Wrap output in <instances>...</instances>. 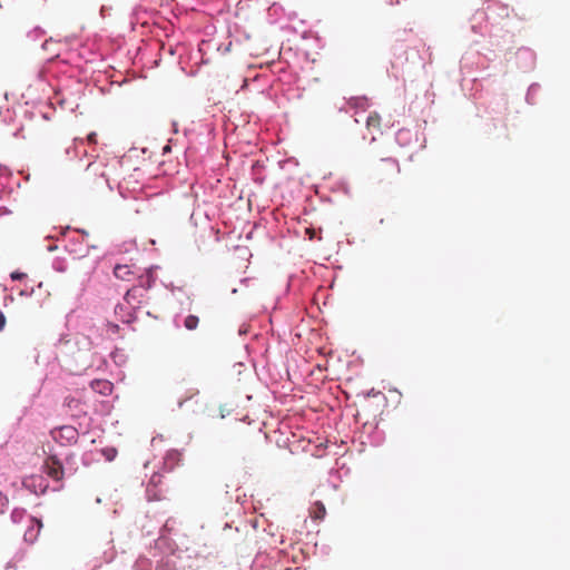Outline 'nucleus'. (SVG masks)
I'll use <instances>...</instances> for the list:
<instances>
[{"mask_svg": "<svg viewBox=\"0 0 570 570\" xmlns=\"http://www.w3.org/2000/svg\"><path fill=\"white\" fill-rule=\"evenodd\" d=\"M50 434L56 446L52 448L53 454L50 458V462L46 463V473L52 480V491H58L62 488L61 480L65 474L63 461L69 462L71 459V450L69 449L71 426L62 425L55 428L50 431Z\"/></svg>", "mask_w": 570, "mask_h": 570, "instance_id": "f257e3e1", "label": "nucleus"}, {"mask_svg": "<svg viewBox=\"0 0 570 570\" xmlns=\"http://www.w3.org/2000/svg\"><path fill=\"white\" fill-rule=\"evenodd\" d=\"M22 485L36 495L43 494L50 487L48 478L43 474H31L23 478Z\"/></svg>", "mask_w": 570, "mask_h": 570, "instance_id": "f03ea898", "label": "nucleus"}, {"mask_svg": "<svg viewBox=\"0 0 570 570\" xmlns=\"http://www.w3.org/2000/svg\"><path fill=\"white\" fill-rule=\"evenodd\" d=\"M147 301L145 289L141 287L134 286L127 291L125 295V302L132 308L138 309Z\"/></svg>", "mask_w": 570, "mask_h": 570, "instance_id": "7ed1b4c3", "label": "nucleus"}, {"mask_svg": "<svg viewBox=\"0 0 570 570\" xmlns=\"http://www.w3.org/2000/svg\"><path fill=\"white\" fill-rule=\"evenodd\" d=\"M42 528V522L33 517H28L27 529L23 533V540L28 543H33Z\"/></svg>", "mask_w": 570, "mask_h": 570, "instance_id": "20e7f679", "label": "nucleus"}, {"mask_svg": "<svg viewBox=\"0 0 570 570\" xmlns=\"http://www.w3.org/2000/svg\"><path fill=\"white\" fill-rule=\"evenodd\" d=\"M377 175L382 178L386 175H395L400 171V166L396 159L394 158H384L381 160V164L376 168Z\"/></svg>", "mask_w": 570, "mask_h": 570, "instance_id": "39448f33", "label": "nucleus"}, {"mask_svg": "<svg viewBox=\"0 0 570 570\" xmlns=\"http://www.w3.org/2000/svg\"><path fill=\"white\" fill-rule=\"evenodd\" d=\"M183 455L177 450H170L164 458V469L168 472L173 471L176 466L180 465Z\"/></svg>", "mask_w": 570, "mask_h": 570, "instance_id": "423d86ee", "label": "nucleus"}, {"mask_svg": "<svg viewBox=\"0 0 570 570\" xmlns=\"http://www.w3.org/2000/svg\"><path fill=\"white\" fill-rule=\"evenodd\" d=\"M114 274L119 279L130 281V276L135 274L134 265L117 264L114 268Z\"/></svg>", "mask_w": 570, "mask_h": 570, "instance_id": "0eeeda50", "label": "nucleus"}, {"mask_svg": "<svg viewBox=\"0 0 570 570\" xmlns=\"http://www.w3.org/2000/svg\"><path fill=\"white\" fill-rule=\"evenodd\" d=\"M112 383L107 380H96L91 383V389L102 395H108L112 391Z\"/></svg>", "mask_w": 570, "mask_h": 570, "instance_id": "6e6552de", "label": "nucleus"}, {"mask_svg": "<svg viewBox=\"0 0 570 570\" xmlns=\"http://www.w3.org/2000/svg\"><path fill=\"white\" fill-rule=\"evenodd\" d=\"M366 127L368 130L381 132V117L377 112H372L366 119Z\"/></svg>", "mask_w": 570, "mask_h": 570, "instance_id": "1a4fd4ad", "label": "nucleus"}, {"mask_svg": "<svg viewBox=\"0 0 570 570\" xmlns=\"http://www.w3.org/2000/svg\"><path fill=\"white\" fill-rule=\"evenodd\" d=\"M155 282L153 268L147 269L146 275H141L139 277V285L137 287H141L145 289V292L151 287V285Z\"/></svg>", "mask_w": 570, "mask_h": 570, "instance_id": "9d476101", "label": "nucleus"}, {"mask_svg": "<svg viewBox=\"0 0 570 570\" xmlns=\"http://www.w3.org/2000/svg\"><path fill=\"white\" fill-rule=\"evenodd\" d=\"M51 266L56 272L65 273L67 272L69 264L65 256L58 255L52 259Z\"/></svg>", "mask_w": 570, "mask_h": 570, "instance_id": "9b49d317", "label": "nucleus"}, {"mask_svg": "<svg viewBox=\"0 0 570 570\" xmlns=\"http://www.w3.org/2000/svg\"><path fill=\"white\" fill-rule=\"evenodd\" d=\"M28 517H30L27 511L24 509H19V508H16L11 511V521L13 523H19L21 522L23 519H27L28 520Z\"/></svg>", "mask_w": 570, "mask_h": 570, "instance_id": "f8f14e48", "label": "nucleus"}, {"mask_svg": "<svg viewBox=\"0 0 570 570\" xmlns=\"http://www.w3.org/2000/svg\"><path fill=\"white\" fill-rule=\"evenodd\" d=\"M199 324V318L198 316L196 315H188L185 321H184V326L188 330V331H194L197 328Z\"/></svg>", "mask_w": 570, "mask_h": 570, "instance_id": "ddd939ff", "label": "nucleus"}, {"mask_svg": "<svg viewBox=\"0 0 570 570\" xmlns=\"http://www.w3.org/2000/svg\"><path fill=\"white\" fill-rule=\"evenodd\" d=\"M348 105L355 108H366L368 104L366 98L353 97L348 100Z\"/></svg>", "mask_w": 570, "mask_h": 570, "instance_id": "4468645a", "label": "nucleus"}, {"mask_svg": "<svg viewBox=\"0 0 570 570\" xmlns=\"http://www.w3.org/2000/svg\"><path fill=\"white\" fill-rule=\"evenodd\" d=\"M315 508H316V510H315V518L316 519H323L325 513H326L324 504L321 503V502H316L315 503Z\"/></svg>", "mask_w": 570, "mask_h": 570, "instance_id": "2eb2a0df", "label": "nucleus"}, {"mask_svg": "<svg viewBox=\"0 0 570 570\" xmlns=\"http://www.w3.org/2000/svg\"><path fill=\"white\" fill-rule=\"evenodd\" d=\"M58 42L55 41L52 38L46 40L43 43H42V49L46 50V51H51V52H56V50L53 49L55 46H57Z\"/></svg>", "mask_w": 570, "mask_h": 570, "instance_id": "dca6fc26", "label": "nucleus"}, {"mask_svg": "<svg viewBox=\"0 0 570 570\" xmlns=\"http://www.w3.org/2000/svg\"><path fill=\"white\" fill-rule=\"evenodd\" d=\"M8 504H9V500H8L7 495H4L0 491V513H4L6 512V510L8 509Z\"/></svg>", "mask_w": 570, "mask_h": 570, "instance_id": "f3484780", "label": "nucleus"}, {"mask_svg": "<svg viewBox=\"0 0 570 570\" xmlns=\"http://www.w3.org/2000/svg\"><path fill=\"white\" fill-rule=\"evenodd\" d=\"M43 35V30L39 27L35 28L32 31H30L28 33V37L33 39V40H37L39 39L41 36Z\"/></svg>", "mask_w": 570, "mask_h": 570, "instance_id": "a211bd4d", "label": "nucleus"}, {"mask_svg": "<svg viewBox=\"0 0 570 570\" xmlns=\"http://www.w3.org/2000/svg\"><path fill=\"white\" fill-rule=\"evenodd\" d=\"M27 275L22 272H19V271H14L10 274V278L12 281H21L26 277Z\"/></svg>", "mask_w": 570, "mask_h": 570, "instance_id": "6ab92c4d", "label": "nucleus"}, {"mask_svg": "<svg viewBox=\"0 0 570 570\" xmlns=\"http://www.w3.org/2000/svg\"><path fill=\"white\" fill-rule=\"evenodd\" d=\"M11 214V210L6 206H0V218Z\"/></svg>", "mask_w": 570, "mask_h": 570, "instance_id": "aec40b11", "label": "nucleus"}, {"mask_svg": "<svg viewBox=\"0 0 570 570\" xmlns=\"http://www.w3.org/2000/svg\"><path fill=\"white\" fill-rule=\"evenodd\" d=\"M87 140H88L89 144H96L97 142V135H96V132H90L87 136Z\"/></svg>", "mask_w": 570, "mask_h": 570, "instance_id": "412c9836", "label": "nucleus"}, {"mask_svg": "<svg viewBox=\"0 0 570 570\" xmlns=\"http://www.w3.org/2000/svg\"><path fill=\"white\" fill-rule=\"evenodd\" d=\"M4 325H6V316H4V314L0 311V332L4 328Z\"/></svg>", "mask_w": 570, "mask_h": 570, "instance_id": "4be33fe9", "label": "nucleus"}, {"mask_svg": "<svg viewBox=\"0 0 570 570\" xmlns=\"http://www.w3.org/2000/svg\"><path fill=\"white\" fill-rule=\"evenodd\" d=\"M66 101L63 98H60L59 95H57L53 99V101H51V105H55V104H59V105H63Z\"/></svg>", "mask_w": 570, "mask_h": 570, "instance_id": "5701e85b", "label": "nucleus"}, {"mask_svg": "<svg viewBox=\"0 0 570 570\" xmlns=\"http://www.w3.org/2000/svg\"><path fill=\"white\" fill-rule=\"evenodd\" d=\"M32 292H33V288H31L30 291H28V289H22V291L20 292V295L30 296V295L32 294Z\"/></svg>", "mask_w": 570, "mask_h": 570, "instance_id": "b1692460", "label": "nucleus"}, {"mask_svg": "<svg viewBox=\"0 0 570 570\" xmlns=\"http://www.w3.org/2000/svg\"><path fill=\"white\" fill-rule=\"evenodd\" d=\"M56 249H58V246H57L56 244H49V245L47 246V250H48V252H52V250H56Z\"/></svg>", "mask_w": 570, "mask_h": 570, "instance_id": "393cba45", "label": "nucleus"}, {"mask_svg": "<svg viewBox=\"0 0 570 570\" xmlns=\"http://www.w3.org/2000/svg\"><path fill=\"white\" fill-rule=\"evenodd\" d=\"M72 232L86 234V230L79 228H72Z\"/></svg>", "mask_w": 570, "mask_h": 570, "instance_id": "a878e982", "label": "nucleus"}, {"mask_svg": "<svg viewBox=\"0 0 570 570\" xmlns=\"http://www.w3.org/2000/svg\"><path fill=\"white\" fill-rule=\"evenodd\" d=\"M72 232L86 234V230L79 228H72Z\"/></svg>", "mask_w": 570, "mask_h": 570, "instance_id": "bb28decb", "label": "nucleus"}, {"mask_svg": "<svg viewBox=\"0 0 570 570\" xmlns=\"http://www.w3.org/2000/svg\"><path fill=\"white\" fill-rule=\"evenodd\" d=\"M72 232L86 234V230L79 228H72Z\"/></svg>", "mask_w": 570, "mask_h": 570, "instance_id": "cd10ccee", "label": "nucleus"}, {"mask_svg": "<svg viewBox=\"0 0 570 570\" xmlns=\"http://www.w3.org/2000/svg\"><path fill=\"white\" fill-rule=\"evenodd\" d=\"M72 232L86 234V230L79 228H72Z\"/></svg>", "mask_w": 570, "mask_h": 570, "instance_id": "c85d7f7f", "label": "nucleus"}, {"mask_svg": "<svg viewBox=\"0 0 570 570\" xmlns=\"http://www.w3.org/2000/svg\"><path fill=\"white\" fill-rule=\"evenodd\" d=\"M72 232L86 234V230L79 228H72Z\"/></svg>", "mask_w": 570, "mask_h": 570, "instance_id": "c756f323", "label": "nucleus"}, {"mask_svg": "<svg viewBox=\"0 0 570 570\" xmlns=\"http://www.w3.org/2000/svg\"><path fill=\"white\" fill-rule=\"evenodd\" d=\"M66 337H67V335H61V337H60V343H62V342L68 343V341L66 340Z\"/></svg>", "mask_w": 570, "mask_h": 570, "instance_id": "7c9ffc66", "label": "nucleus"}, {"mask_svg": "<svg viewBox=\"0 0 570 570\" xmlns=\"http://www.w3.org/2000/svg\"><path fill=\"white\" fill-rule=\"evenodd\" d=\"M65 404H66V405H68V406H70V404H71V400H69V397H66V399H65Z\"/></svg>", "mask_w": 570, "mask_h": 570, "instance_id": "2f4dec72", "label": "nucleus"}, {"mask_svg": "<svg viewBox=\"0 0 570 570\" xmlns=\"http://www.w3.org/2000/svg\"><path fill=\"white\" fill-rule=\"evenodd\" d=\"M306 232L309 234V238H313L314 232H311L309 229H306Z\"/></svg>", "mask_w": 570, "mask_h": 570, "instance_id": "473e14b6", "label": "nucleus"}, {"mask_svg": "<svg viewBox=\"0 0 570 570\" xmlns=\"http://www.w3.org/2000/svg\"><path fill=\"white\" fill-rule=\"evenodd\" d=\"M59 56H60L59 52L55 53V58H59Z\"/></svg>", "mask_w": 570, "mask_h": 570, "instance_id": "72a5a7b5", "label": "nucleus"}, {"mask_svg": "<svg viewBox=\"0 0 570 570\" xmlns=\"http://www.w3.org/2000/svg\"><path fill=\"white\" fill-rule=\"evenodd\" d=\"M69 229H70V226H69V225H67V226L65 227V230H69Z\"/></svg>", "mask_w": 570, "mask_h": 570, "instance_id": "f704fd0d", "label": "nucleus"}]
</instances>
